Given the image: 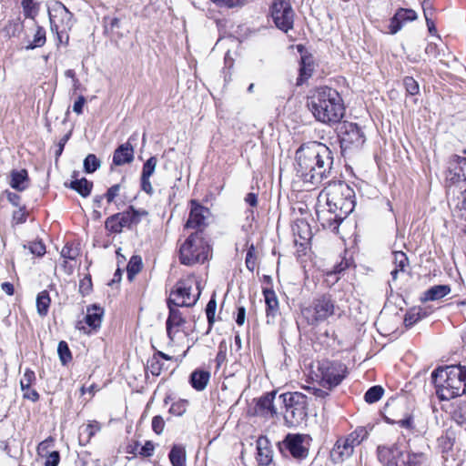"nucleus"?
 I'll use <instances>...</instances> for the list:
<instances>
[{
  "label": "nucleus",
  "mask_w": 466,
  "mask_h": 466,
  "mask_svg": "<svg viewBox=\"0 0 466 466\" xmlns=\"http://www.w3.org/2000/svg\"><path fill=\"white\" fill-rule=\"evenodd\" d=\"M333 161V152L325 144L304 143L295 153L296 177L305 185L316 187L331 176Z\"/></svg>",
  "instance_id": "f257e3e1"
},
{
  "label": "nucleus",
  "mask_w": 466,
  "mask_h": 466,
  "mask_svg": "<svg viewBox=\"0 0 466 466\" xmlns=\"http://www.w3.org/2000/svg\"><path fill=\"white\" fill-rule=\"evenodd\" d=\"M308 106L317 121L329 126L340 123L345 115L340 94L326 86L313 91L308 98Z\"/></svg>",
  "instance_id": "f03ea898"
},
{
  "label": "nucleus",
  "mask_w": 466,
  "mask_h": 466,
  "mask_svg": "<svg viewBox=\"0 0 466 466\" xmlns=\"http://www.w3.org/2000/svg\"><path fill=\"white\" fill-rule=\"evenodd\" d=\"M431 380L441 400H450L466 393L465 366L439 367L431 372Z\"/></svg>",
  "instance_id": "7ed1b4c3"
},
{
  "label": "nucleus",
  "mask_w": 466,
  "mask_h": 466,
  "mask_svg": "<svg viewBox=\"0 0 466 466\" xmlns=\"http://www.w3.org/2000/svg\"><path fill=\"white\" fill-rule=\"evenodd\" d=\"M319 203H324L339 216L347 218L355 207L354 190L345 182L329 184L318 197Z\"/></svg>",
  "instance_id": "20e7f679"
},
{
  "label": "nucleus",
  "mask_w": 466,
  "mask_h": 466,
  "mask_svg": "<svg viewBox=\"0 0 466 466\" xmlns=\"http://www.w3.org/2000/svg\"><path fill=\"white\" fill-rule=\"evenodd\" d=\"M314 374L319 386L332 390L347 377L348 369L345 364L339 361L325 360L319 361L318 369Z\"/></svg>",
  "instance_id": "39448f33"
},
{
  "label": "nucleus",
  "mask_w": 466,
  "mask_h": 466,
  "mask_svg": "<svg viewBox=\"0 0 466 466\" xmlns=\"http://www.w3.org/2000/svg\"><path fill=\"white\" fill-rule=\"evenodd\" d=\"M51 29L57 34L61 42L63 33H67L75 25L74 15L60 1H55L48 9Z\"/></svg>",
  "instance_id": "423d86ee"
},
{
  "label": "nucleus",
  "mask_w": 466,
  "mask_h": 466,
  "mask_svg": "<svg viewBox=\"0 0 466 466\" xmlns=\"http://www.w3.org/2000/svg\"><path fill=\"white\" fill-rule=\"evenodd\" d=\"M335 312V302L330 295L324 294L315 299L312 304L302 310L308 323L314 325L324 321Z\"/></svg>",
  "instance_id": "0eeeda50"
},
{
  "label": "nucleus",
  "mask_w": 466,
  "mask_h": 466,
  "mask_svg": "<svg viewBox=\"0 0 466 466\" xmlns=\"http://www.w3.org/2000/svg\"><path fill=\"white\" fill-rule=\"evenodd\" d=\"M284 419L292 427L303 422L308 415V397L300 392H291L288 395Z\"/></svg>",
  "instance_id": "6e6552de"
},
{
  "label": "nucleus",
  "mask_w": 466,
  "mask_h": 466,
  "mask_svg": "<svg viewBox=\"0 0 466 466\" xmlns=\"http://www.w3.org/2000/svg\"><path fill=\"white\" fill-rule=\"evenodd\" d=\"M338 137L342 151L359 149L366 141L361 127L352 122L340 123L338 128Z\"/></svg>",
  "instance_id": "1a4fd4ad"
},
{
  "label": "nucleus",
  "mask_w": 466,
  "mask_h": 466,
  "mask_svg": "<svg viewBox=\"0 0 466 466\" xmlns=\"http://www.w3.org/2000/svg\"><path fill=\"white\" fill-rule=\"evenodd\" d=\"M205 247L198 233L188 236L179 248V260L182 264L191 266L206 259Z\"/></svg>",
  "instance_id": "9d476101"
},
{
  "label": "nucleus",
  "mask_w": 466,
  "mask_h": 466,
  "mask_svg": "<svg viewBox=\"0 0 466 466\" xmlns=\"http://www.w3.org/2000/svg\"><path fill=\"white\" fill-rule=\"evenodd\" d=\"M146 210H137L130 206L127 210L108 217L105 228L111 233H120L124 228H130L140 222L141 217L147 216Z\"/></svg>",
  "instance_id": "9b49d317"
},
{
  "label": "nucleus",
  "mask_w": 466,
  "mask_h": 466,
  "mask_svg": "<svg viewBox=\"0 0 466 466\" xmlns=\"http://www.w3.org/2000/svg\"><path fill=\"white\" fill-rule=\"evenodd\" d=\"M194 279L191 278L177 281L175 286V289L171 291L170 297L168 298L167 303L177 307L194 306L200 296V289L199 284L196 282L198 293L194 296H191V288Z\"/></svg>",
  "instance_id": "f8f14e48"
},
{
  "label": "nucleus",
  "mask_w": 466,
  "mask_h": 466,
  "mask_svg": "<svg viewBox=\"0 0 466 466\" xmlns=\"http://www.w3.org/2000/svg\"><path fill=\"white\" fill-rule=\"evenodd\" d=\"M276 27L284 33L293 28L295 13L287 0H274L269 8Z\"/></svg>",
  "instance_id": "ddd939ff"
},
{
  "label": "nucleus",
  "mask_w": 466,
  "mask_h": 466,
  "mask_svg": "<svg viewBox=\"0 0 466 466\" xmlns=\"http://www.w3.org/2000/svg\"><path fill=\"white\" fill-rule=\"evenodd\" d=\"M317 219L320 225L332 232H338L339 227L341 222L346 218L345 217L339 216L335 210L329 208L326 204L319 203L317 201L316 206Z\"/></svg>",
  "instance_id": "4468645a"
},
{
  "label": "nucleus",
  "mask_w": 466,
  "mask_h": 466,
  "mask_svg": "<svg viewBox=\"0 0 466 466\" xmlns=\"http://www.w3.org/2000/svg\"><path fill=\"white\" fill-rule=\"evenodd\" d=\"M279 390H273L264 395V415L270 413L271 416L277 415L279 412L286 410L288 395L290 392L280 393L278 395Z\"/></svg>",
  "instance_id": "2eb2a0df"
},
{
  "label": "nucleus",
  "mask_w": 466,
  "mask_h": 466,
  "mask_svg": "<svg viewBox=\"0 0 466 466\" xmlns=\"http://www.w3.org/2000/svg\"><path fill=\"white\" fill-rule=\"evenodd\" d=\"M308 436L303 434H288L283 441V445L293 458L303 460L309 455V448L305 445Z\"/></svg>",
  "instance_id": "dca6fc26"
},
{
  "label": "nucleus",
  "mask_w": 466,
  "mask_h": 466,
  "mask_svg": "<svg viewBox=\"0 0 466 466\" xmlns=\"http://www.w3.org/2000/svg\"><path fill=\"white\" fill-rule=\"evenodd\" d=\"M377 455L380 462L385 466H398L403 451L398 443L390 446L380 445L377 448Z\"/></svg>",
  "instance_id": "f3484780"
},
{
  "label": "nucleus",
  "mask_w": 466,
  "mask_h": 466,
  "mask_svg": "<svg viewBox=\"0 0 466 466\" xmlns=\"http://www.w3.org/2000/svg\"><path fill=\"white\" fill-rule=\"evenodd\" d=\"M168 316L166 320L167 335L170 341H174L178 328L186 323V318L183 316L178 307L167 304Z\"/></svg>",
  "instance_id": "a211bd4d"
},
{
  "label": "nucleus",
  "mask_w": 466,
  "mask_h": 466,
  "mask_svg": "<svg viewBox=\"0 0 466 466\" xmlns=\"http://www.w3.org/2000/svg\"><path fill=\"white\" fill-rule=\"evenodd\" d=\"M210 214L209 209L197 200L190 201V213L186 223L187 228H198L206 225L205 220Z\"/></svg>",
  "instance_id": "6ab92c4d"
},
{
  "label": "nucleus",
  "mask_w": 466,
  "mask_h": 466,
  "mask_svg": "<svg viewBox=\"0 0 466 466\" xmlns=\"http://www.w3.org/2000/svg\"><path fill=\"white\" fill-rule=\"evenodd\" d=\"M137 134L135 133L128 140L121 144L115 151L113 155V164L116 166H123L125 164H129L134 160V147L131 144V141L137 140Z\"/></svg>",
  "instance_id": "aec40b11"
},
{
  "label": "nucleus",
  "mask_w": 466,
  "mask_h": 466,
  "mask_svg": "<svg viewBox=\"0 0 466 466\" xmlns=\"http://www.w3.org/2000/svg\"><path fill=\"white\" fill-rule=\"evenodd\" d=\"M350 441L351 439H340L337 441L330 451V457L334 462H341L352 455L355 446Z\"/></svg>",
  "instance_id": "412c9836"
},
{
  "label": "nucleus",
  "mask_w": 466,
  "mask_h": 466,
  "mask_svg": "<svg viewBox=\"0 0 466 466\" xmlns=\"http://www.w3.org/2000/svg\"><path fill=\"white\" fill-rule=\"evenodd\" d=\"M314 59L310 54L301 56L299 65V76L297 78V86H301L314 72Z\"/></svg>",
  "instance_id": "4be33fe9"
},
{
  "label": "nucleus",
  "mask_w": 466,
  "mask_h": 466,
  "mask_svg": "<svg viewBox=\"0 0 466 466\" xmlns=\"http://www.w3.org/2000/svg\"><path fill=\"white\" fill-rule=\"evenodd\" d=\"M449 168L453 173L452 178L466 181V157L457 155L452 156Z\"/></svg>",
  "instance_id": "5701e85b"
},
{
  "label": "nucleus",
  "mask_w": 466,
  "mask_h": 466,
  "mask_svg": "<svg viewBox=\"0 0 466 466\" xmlns=\"http://www.w3.org/2000/svg\"><path fill=\"white\" fill-rule=\"evenodd\" d=\"M11 181L10 186L17 190V191H24L28 187L29 185V178H28V173L26 169H20V170H12L11 174Z\"/></svg>",
  "instance_id": "b1692460"
},
{
  "label": "nucleus",
  "mask_w": 466,
  "mask_h": 466,
  "mask_svg": "<svg viewBox=\"0 0 466 466\" xmlns=\"http://www.w3.org/2000/svg\"><path fill=\"white\" fill-rule=\"evenodd\" d=\"M103 315V309L93 305L87 308L85 321L92 329H97L101 326Z\"/></svg>",
  "instance_id": "393cba45"
},
{
  "label": "nucleus",
  "mask_w": 466,
  "mask_h": 466,
  "mask_svg": "<svg viewBox=\"0 0 466 466\" xmlns=\"http://www.w3.org/2000/svg\"><path fill=\"white\" fill-rule=\"evenodd\" d=\"M427 461V455L423 451H414L410 450L407 451L406 456L400 458L398 466H422Z\"/></svg>",
  "instance_id": "a878e982"
},
{
  "label": "nucleus",
  "mask_w": 466,
  "mask_h": 466,
  "mask_svg": "<svg viewBox=\"0 0 466 466\" xmlns=\"http://www.w3.org/2000/svg\"><path fill=\"white\" fill-rule=\"evenodd\" d=\"M73 177H75V179L70 182L68 187L71 189L76 191L81 197H88L93 187V182L87 180L85 177L77 179L76 172H74ZM65 185L67 187L66 183Z\"/></svg>",
  "instance_id": "bb28decb"
},
{
  "label": "nucleus",
  "mask_w": 466,
  "mask_h": 466,
  "mask_svg": "<svg viewBox=\"0 0 466 466\" xmlns=\"http://www.w3.org/2000/svg\"><path fill=\"white\" fill-rule=\"evenodd\" d=\"M101 430L99 422L94 420L86 425H83L79 429V443L80 445H86L93 436Z\"/></svg>",
  "instance_id": "cd10ccee"
},
{
  "label": "nucleus",
  "mask_w": 466,
  "mask_h": 466,
  "mask_svg": "<svg viewBox=\"0 0 466 466\" xmlns=\"http://www.w3.org/2000/svg\"><path fill=\"white\" fill-rule=\"evenodd\" d=\"M210 379V373L203 370H196L190 375L191 386L197 390H203Z\"/></svg>",
  "instance_id": "c85d7f7f"
},
{
  "label": "nucleus",
  "mask_w": 466,
  "mask_h": 466,
  "mask_svg": "<svg viewBox=\"0 0 466 466\" xmlns=\"http://www.w3.org/2000/svg\"><path fill=\"white\" fill-rule=\"evenodd\" d=\"M451 292L449 285H435L424 292V301H433L442 299Z\"/></svg>",
  "instance_id": "c756f323"
},
{
  "label": "nucleus",
  "mask_w": 466,
  "mask_h": 466,
  "mask_svg": "<svg viewBox=\"0 0 466 466\" xmlns=\"http://www.w3.org/2000/svg\"><path fill=\"white\" fill-rule=\"evenodd\" d=\"M394 265L395 268L391 270L390 275L393 280H396L400 272H405L409 266V260L406 254L402 251H395Z\"/></svg>",
  "instance_id": "7c9ffc66"
},
{
  "label": "nucleus",
  "mask_w": 466,
  "mask_h": 466,
  "mask_svg": "<svg viewBox=\"0 0 466 466\" xmlns=\"http://www.w3.org/2000/svg\"><path fill=\"white\" fill-rule=\"evenodd\" d=\"M264 301L267 305V317H274L279 312V301L275 292L264 289Z\"/></svg>",
  "instance_id": "2f4dec72"
},
{
  "label": "nucleus",
  "mask_w": 466,
  "mask_h": 466,
  "mask_svg": "<svg viewBox=\"0 0 466 466\" xmlns=\"http://www.w3.org/2000/svg\"><path fill=\"white\" fill-rule=\"evenodd\" d=\"M172 466L186 465V450L181 445H174L168 454Z\"/></svg>",
  "instance_id": "473e14b6"
},
{
  "label": "nucleus",
  "mask_w": 466,
  "mask_h": 466,
  "mask_svg": "<svg viewBox=\"0 0 466 466\" xmlns=\"http://www.w3.org/2000/svg\"><path fill=\"white\" fill-rule=\"evenodd\" d=\"M51 303L49 293L46 290L41 291L36 297V309L37 313L44 317L47 314Z\"/></svg>",
  "instance_id": "72a5a7b5"
},
{
  "label": "nucleus",
  "mask_w": 466,
  "mask_h": 466,
  "mask_svg": "<svg viewBox=\"0 0 466 466\" xmlns=\"http://www.w3.org/2000/svg\"><path fill=\"white\" fill-rule=\"evenodd\" d=\"M46 30L44 27L37 25L33 40L28 42V45L25 46L26 50H32L37 47H41L46 44Z\"/></svg>",
  "instance_id": "f704fd0d"
},
{
  "label": "nucleus",
  "mask_w": 466,
  "mask_h": 466,
  "mask_svg": "<svg viewBox=\"0 0 466 466\" xmlns=\"http://www.w3.org/2000/svg\"><path fill=\"white\" fill-rule=\"evenodd\" d=\"M142 268V258L139 256H132L130 260L127 263V278L132 280L133 278L141 270Z\"/></svg>",
  "instance_id": "c9c22d12"
},
{
  "label": "nucleus",
  "mask_w": 466,
  "mask_h": 466,
  "mask_svg": "<svg viewBox=\"0 0 466 466\" xmlns=\"http://www.w3.org/2000/svg\"><path fill=\"white\" fill-rule=\"evenodd\" d=\"M384 390L381 386H372L366 391L364 400L368 403H374L381 399Z\"/></svg>",
  "instance_id": "e433bc0d"
},
{
  "label": "nucleus",
  "mask_w": 466,
  "mask_h": 466,
  "mask_svg": "<svg viewBox=\"0 0 466 466\" xmlns=\"http://www.w3.org/2000/svg\"><path fill=\"white\" fill-rule=\"evenodd\" d=\"M84 170L86 173H93L101 166V161L94 154H88L84 159Z\"/></svg>",
  "instance_id": "4c0bfd02"
},
{
  "label": "nucleus",
  "mask_w": 466,
  "mask_h": 466,
  "mask_svg": "<svg viewBox=\"0 0 466 466\" xmlns=\"http://www.w3.org/2000/svg\"><path fill=\"white\" fill-rule=\"evenodd\" d=\"M57 353L63 365H66L72 360V354L66 341L62 340L58 343Z\"/></svg>",
  "instance_id": "58836bf2"
},
{
  "label": "nucleus",
  "mask_w": 466,
  "mask_h": 466,
  "mask_svg": "<svg viewBox=\"0 0 466 466\" xmlns=\"http://www.w3.org/2000/svg\"><path fill=\"white\" fill-rule=\"evenodd\" d=\"M147 368L153 376H158L164 368V362L159 360V357L153 355L148 359Z\"/></svg>",
  "instance_id": "ea45409f"
},
{
  "label": "nucleus",
  "mask_w": 466,
  "mask_h": 466,
  "mask_svg": "<svg viewBox=\"0 0 466 466\" xmlns=\"http://www.w3.org/2000/svg\"><path fill=\"white\" fill-rule=\"evenodd\" d=\"M104 22L106 23L105 30L110 31L111 34L116 35L117 36H123V34L119 32L120 28V19L117 17H104Z\"/></svg>",
  "instance_id": "a19ab883"
},
{
  "label": "nucleus",
  "mask_w": 466,
  "mask_h": 466,
  "mask_svg": "<svg viewBox=\"0 0 466 466\" xmlns=\"http://www.w3.org/2000/svg\"><path fill=\"white\" fill-rule=\"evenodd\" d=\"M385 420L389 424H398L400 427L412 431L415 430L414 419L411 414H407L405 418L399 420H393L389 418H385Z\"/></svg>",
  "instance_id": "79ce46f5"
},
{
  "label": "nucleus",
  "mask_w": 466,
  "mask_h": 466,
  "mask_svg": "<svg viewBox=\"0 0 466 466\" xmlns=\"http://www.w3.org/2000/svg\"><path fill=\"white\" fill-rule=\"evenodd\" d=\"M157 163L156 157H150L143 165L141 177L150 178L155 172Z\"/></svg>",
  "instance_id": "37998d69"
},
{
  "label": "nucleus",
  "mask_w": 466,
  "mask_h": 466,
  "mask_svg": "<svg viewBox=\"0 0 466 466\" xmlns=\"http://www.w3.org/2000/svg\"><path fill=\"white\" fill-rule=\"evenodd\" d=\"M368 437V431L365 428L360 427L350 433L346 439H351L354 446L360 445Z\"/></svg>",
  "instance_id": "c03bdc74"
},
{
  "label": "nucleus",
  "mask_w": 466,
  "mask_h": 466,
  "mask_svg": "<svg viewBox=\"0 0 466 466\" xmlns=\"http://www.w3.org/2000/svg\"><path fill=\"white\" fill-rule=\"evenodd\" d=\"M217 309V301L212 297L210 300L208 302L206 307V315L208 322V330L211 329L214 322H215V312Z\"/></svg>",
  "instance_id": "a18cd8bd"
},
{
  "label": "nucleus",
  "mask_w": 466,
  "mask_h": 466,
  "mask_svg": "<svg viewBox=\"0 0 466 466\" xmlns=\"http://www.w3.org/2000/svg\"><path fill=\"white\" fill-rule=\"evenodd\" d=\"M403 85L406 89V92L410 95L414 96L419 93V84L417 81L411 77V76H405L403 78Z\"/></svg>",
  "instance_id": "49530a36"
},
{
  "label": "nucleus",
  "mask_w": 466,
  "mask_h": 466,
  "mask_svg": "<svg viewBox=\"0 0 466 466\" xmlns=\"http://www.w3.org/2000/svg\"><path fill=\"white\" fill-rule=\"evenodd\" d=\"M24 15L25 17L34 18L37 13V9L34 0H22Z\"/></svg>",
  "instance_id": "de8ad7c7"
},
{
  "label": "nucleus",
  "mask_w": 466,
  "mask_h": 466,
  "mask_svg": "<svg viewBox=\"0 0 466 466\" xmlns=\"http://www.w3.org/2000/svg\"><path fill=\"white\" fill-rule=\"evenodd\" d=\"M396 15H401V17H400L399 20L400 21V23L402 25L404 23H406V22H410V21H413V20L417 19V14L412 9L400 8L396 12Z\"/></svg>",
  "instance_id": "09e8293b"
},
{
  "label": "nucleus",
  "mask_w": 466,
  "mask_h": 466,
  "mask_svg": "<svg viewBox=\"0 0 466 466\" xmlns=\"http://www.w3.org/2000/svg\"><path fill=\"white\" fill-rule=\"evenodd\" d=\"M79 255V250L76 248H74L73 245L67 243L64 246L61 250V256L64 258L74 260Z\"/></svg>",
  "instance_id": "8fccbe9b"
},
{
  "label": "nucleus",
  "mask_w": 466,
  "mask_h": 466,
  "mask_svg": "<svg viewBox=\"0 0 466 466\" xmlns=\"http://www.w3.org/2000/svg\"><path fill=\"white\" fill-rule=\"evenodd\" d=\"M92 279L90 275L85 276L82 279L79 281V292L82 294V296H86L92 291Z\"/></svg>",
  "instance_id": "3c124183"
},
{
  "label": "nucleus",
  "mask_w": 466,
  "mask_h": 466,
  "mask_svg": "<svg viewBox=\"0 0 466 466\" xmlns=\"http://www.w3.org/2000/svg\"><path fill=\"white\" fill-rule=\"evenodd\" d=\"M28 248L32 254L42 257L46 254V246L42 241L30 242Z\"/></svg>",
  "instance_id": "603ef678"
},
{
  "label": "nucleus",
  "mask_w": 466,
  "mask_h": 466,
  "mask_svg": "<svg viewBox=\"0 0 466 466\" xmlns=\"http://www.w3.org/2000/svg\"><path fill=\"white\" fill-rule=\"evenodd\" d=\"M254 252L255 248L253 245H251L246 255V267L250 271H254L257 267L256 257L254 255Z\"/></svg>",
  "instance_id": "864d4df0"
},
{
  "label": "nucleus",
  "mask_w": 466,
  "mask_h": 466,
  "mask_svg": "<svg viewBox=\"0 0 466 466\" xmlns=\"http://www.w3.org/2000/svg\"><path fill=\"white\" fill-rule=\"evenodd\" d=\"M24 27L23 23L20 20H15L13 22H10L6 25V30L9 35L12 36L19 35V34L22 32Z\"/></svg>",
  "instance_id": "5fc2aeb1"
},
{
  "label": "nucleus",
  "mask_w": 466,
  "mask_h": 466,
  "mask_svg": "<svg viewBox=\"0 0 466 466\" xmlns=\"http://www.w3.org/2000/svg\"><path fill=\"white\" fill-rule=\"evenodd\" d=\"M187 410V401L180 400L173 403L169 408V412L176 416H181L186 412Z\"/></svg>",
  "instance_id": "6e6d98bb"
},
{
  "label": "nucleus",
  "mask_w": 466,
  "mask_h": 466,
  "mask_svg": "<svg viewBox=\"0 0 466 466\" xmlns=\"http://www.w3.org/2000/svg\"><path fill=\"white\" fill-rule=\"evenodd\" d=\"M420 311H409L404 318L406 327H411L420 319Z\"/></svg>",
  "instance_id": "4d7b16f0"
},
{
  "label": "nucleus",
  "mask_w": 466,
  "mask_h": 466,
  "mask_svg": "<svg viewBox=\"0 0 466 466\" xmlns=\"http://www.w3.org/2000/svg\"><path fill=\"white\" fill-rule=\"evenodd\" d=\"M165 428V420L160 415L154 416L152 419V430L157 434H161Z\"/></svg>",
  "instance_id": "13d9d810"
},
{
  "label": "nucleus",
  "mask_w": 466,
  "mask_h": 466,
  "mask_svg": "<svg viewBox=\"0 0 466 466\" xmlns=\"http://www.w3.org/2000/svg\"><path fill=\"white\" fill-rule=\"evenodd\" d=\"M155 450V445L151 441H147L146 443L140 447L138 454L142 457H151Z\"/></svg>",
  "instance_id": "bf43d9fd"
},
{
  "label": "nucleus",
  "mask_w": 466,
  "mask_h": 466,
  "mask_svg": "<svg viewBox=\"0 0 466 466\" xmlns=\"http://www.w3.org/2000/svg\"><path fill=\"white\" fill-rule=\"evenodd\" d=\"M401 17L400 15H394V16L390 19V25H389V29H390V33L394 35L396 34L397 32H399L401 27H402V24L400 23V21L399 20V18Z\"/></svg>",
  "instance_id": "052dcab7"
},
{
  "label": "nucleus",
  "mask_w": 466,
  "mask_h": 466,
  "mask_svg": "<svg viewBox=\"0 0 466 466\" xmlns=\"http://www.w3.org/2000/svg\"><path fill=\"white\" fill-rule=\"evenodd\" d=\"M59 461L60 453L57 451H54L46 456L45 466H57Z\"/></svg>",
  "instance_id": "680f3d73"
},
{
  "label": "nucleus",
  "mask_w": 466,
  "mask_h": 466,
  "mask_svg": "<svg viewBox=\"0 0 466 466\" xmlns=\"http://www.w3.org/2000/svg\"><path fill=\"white\" fill-rule=\"evenodd\" d=\"M218 5L233 8L244 5L246 0H212Z\"/></svg>",
  "instance_id": "e2e57ef3"
},
{
  "label": "nucleus",
  "mask_w": 466,
  "mask_h": 466,
  "mask_svg": "<svg viewBox=\"0 0 466 466\" xmlns=\"http://www.w3.org/2000/svg\"><path fill=\"white\" fill-rule=\"evenodd\" d=\"M120 190V185L116 184L110 187L106 193L105 194V198L108 203H112L115 199V198L118 195Z\"/></svg>",
  "instance_id": "0e129e2a"
},
{
  "label": "nucleus",
  "mask_w": 466,
  "mask_h": 466,
  "mask_svg": "<svg viewBox=\"0 0 466 466\" xmlns=\"http://www.w3.org/2000/svg\"><path fill=\"white\" fill-rule=\"evenodd\" d=\"M350 266V262L347 259L341 260L340 263L334 266L333 269L328 273V276L332 277L337 274H340Z\"/></svg>",
  "instance_id": "69168bd1"
},
{
  "label": "nucleus",
  "mask_w": 466,
  "mask_h": 466,
  "mask_svg": "<svg viewBox=\"0 0 466 466\" xmlns=\"http://www.w3.org/2000/svg\"><path fill=\"white\" fill-rule=\"evenodd\" d=\"M71 137V131L66 134L58 142L57 149L56 151V160L62 155L64 147Z\"/></svg>",
  "instance_id": "338daca9"
},
{
  "label": "nucleus",
  "mask_w": 466,
  "mask_h": 466,
  "mask_svg": "<svg viewBox=\"0 0 466 466\" xmlns=\"http://www.w3.org/2000/svg\"><path fill=\"white\" fill-rule=\"evenodd\" d=\"M264 465L276 466L273 461V451L267 446H264Z\"/></svg>",
  "instance_id": "774afa93"
}]
</instances>
